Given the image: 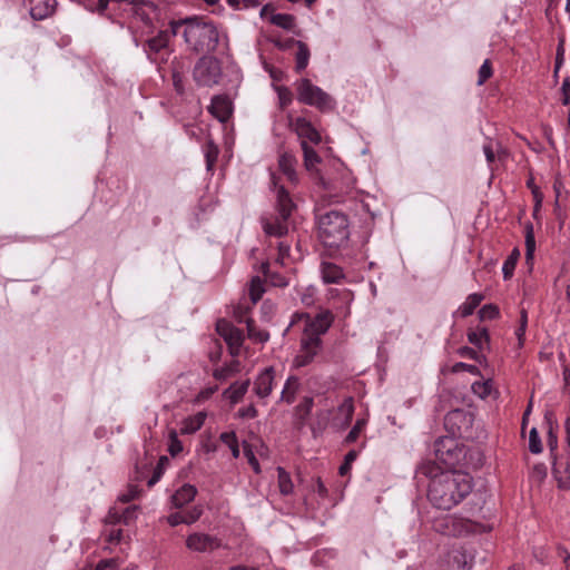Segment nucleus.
Returning a JSON list of instances; mask_svg holds the SVG:
<instances>
[{"label":"nucleus","mask_w":570,"mask_h":570,"mask_svg":"<svg viewBox=\"0 0 570 570\" xmlns=\"http://www.w3.org/2000/svg\"><path fill=\"white\" fill-rule=\"evenodd\" d=\"M416 475L430 480L428 499L433 507L450 510L462 502L472 491V476L460 470H442L434 461H422Z\"/></svg>","instance_id":"obj_1"},{"label":"nucleus","mask_w":570,"mask_h":570,"mask_svg":"<svg viewBox=\"0 0 570 570\" xmlns=\"http://www.w3.org/2000/svg\"><path fill=\"white\" fill-rule=\"evenodd\" d=\"M183 27L181 35L190 51L209 55L217 49L219 32L213 21L194 16L169 22L173 36H177Z\"/></svg>","instance_id":"obj_2"},{"label":"nucleus","mask_w":570,"mask_h":570,"mask_svg":"<svg viewBox=\"0 0 570 570\" xmlns=\"http://www.w3.org/2000/svg\"><path fill=\"white\" fill-rule=\"evenodd\" d=\"M318 237L327 248H341L350 238L347 216L338 210H330L318 217Z\"/></svg>","instance_id":"obj_3"},{"label":"nucleus","mask_w":570,"mask_h":570,"mask_svg":"<svg viewBox=\"0 0 570 570\" xmlns=\"http://www.w3.org/2000/svg\"><path fill=\"white\" fill-rule=\"evenodd\" d=\"M296 205L293 202L288 190L284 186L277 187L274 219L263 218L262 225L266 235L283 237L288 233V219Z\"/></svg>","instance_id":"obj_4"},{"label":"nucleus","mask_w":570,"mask_h":570,"mask_svg":"<svg viewBox=\"0 0 570 570\" xmlns=\"http://www.w3.org/2000/svg\"><path fill=\"white\" fill-rule=\"evenodd\" d=\"M295 89L299 102L315 107L321 112H328L335 109V100L308 78L297 80Z\"/></svg>","instance_id":"obj_5"},{"label":"nucleus","mask_w":570,"mask_h":570,"mask_svg":"<svg viewBox=\"0 0 570 570\" xmlns=\"http://www.w3.org/2000/svg\"><path fill=\"white\" fill-rule=\"evenodd\" d=\"M222 77V63L214 56L204 55L194 66L193 79L199 87L212 88L219 83Z\"/></svg>","instance_id":"obj_6"},{"label":"nucleus","mask_w":570,"mask_h":570,"mask_svg":"<svg viewBox=\"0 0 570 570\" xmlns=\"http://www.w3.org/2000/svg\"><path fill=\"white\" fill-rule=\"evenodd\" d=\"M435 458L445 465L452 466L459 463L462 449L455 436H441L434 442Z\"/></svg>","instance_id":"obj_7"},{"label":"nucleus","mask_w":570,"mask_h":570,"mask_svg":"<svg viewBox=\"0 0 570 570\" xmlns=\"http://www.w3.org/2000/svg\"><path fill=\"white\" fill-rule=\"evenodd\" d=\"M170 36H173L171 30H160L155 37L144 42V50L151 61L158 62L167 60Z\"/></svg>","instance_id":"obj_8"},{"label":"nucleus","mask_w":570,"mask_h":570,"mask_svg":"<svg viewBox=\"0 0 570 570\" xmlns=\"http://www.w3.org/2000/svg\"><path fill=\"white\" fill-rule=\"evenodd\" d=\"M470 525L469 520L451 514L434 519L432 524L434 531L448 537L461 535L463 532L470 531Z\"/></svg>","instance_id":"obj_9"},{"label":"nucleus","mask_w":570,"mask_h":570,"mask_svg":"<svg viewBox=\"0 0 570 570\" xmlns=\"http://www.w3.org/2000/svg\"><path fill=\"white\" fill-rule=\"evenodd\" d=\"M216 331L229 346L230 354L233 356L238 355L239 347L244 341L242 330L225 320H220L217 322Z\"/></svg>","instance_id":"obj_10"},{"label":"nucleus","mask_w":570,"mask_h":570,"mask_svg":"<svg viewBox=\"0 0 570 570\" xmlns=\"http://www.w3.org/2000/svg\"><path fill=\"white\" fill-rule=\"evenodd\" d=\"M472 414L462 409L450 411L444 416V426L453 436L462 435L463 429H468L472 424Z\"/></svg>","instance_id":"obj_11"},{"label":"nucleus","mask_w":570,"mask_h":570,"mask_svg":"<svg viewBox=\"0 0 570 570\" xmlns=\"http://www.w3.org/2000/svg\"><path fill=\"white\" fill-rule=\"evenodd\" d=\"M186 547L196 552H210L222 547V541L215 535L195 532L187 537Z\"/></svg>","instance_id":"obj_12"},{"label":"nucleus","mask_w":570,"mask_h":570,"mask_svg":"<svg viewBox=\"0 0 570 570\" xmlns=\"http://www.w3.org/2000/svg\"><path fill=\"white\" fill-rule=\"evenodd\" d=\"M288 119L289 127L296 132L302 141H309L314 145H318L322 141V136L318 130L305 117H297L292 119V117L288 116Z\"/></svg>","instance_id":"obj_13"},{"label":"nucleus","mask_w":570,"mask_h":570,"mask_svg":"<svg viewBox=\"0 0 570 570\" xmlns=\"http://www.w3.org/2000/svg\"><path fill=\"white\" fill-rule=\"evenodd\" d=\"M333 323V315L330 311H324L311 320L304 331L302 338H321V335L327 332Z\"/></svg>","instance_id":"obj_14"},{"label":"nucleus","mask_w":570,"mask_h":570,"mask_svg":"<svg viewBox=\"0 0 570 570\" xmlns=\"http://www.w3.org/2000/svg\"><path fill=\"white\" fill-rule=\"evenodd\" d=\"M552 458V474L558 483V488L567 490L570 489V455L567 456L551 455Z\"/></svg>","instance_id":"obj_15"},{"label":"nucleus","mask_w":570,"mask_h":570,"mask_svg":"<svg viewBox=\"0 0 570 570\" xmlns=\"http://www.w3.org/2000/svg\"><path fill=\"white\" fill-rule=\"evenodd\" d=\"M33 20H43L52 16L57 8V0H23Z\"/></svg>","instance_id":"obj_16"},{"label":"nucleus","mask_w":570,"mask_h":570,"mask_svg":"<svg viewBox=\"0 0 570 570\" xmlns=\"http://www.w3.org/2000/svg\"><path fill=\"white\" fill-rule=\"evenodd\" d=\"M322 345L321 338H302L301 353L295 357V364L298 367L308 365L315 355H317Z\"/></svg>","instance_id":"obj_17"},{"label":"nucleus","mask_w":570,"mask_h":570,"mask_svg":"<svg viewBox=\"0 0 570 570\" xmlns=\"http://www.w3.org/2000/svg\"><path fill=\"white\" fill-rule=\"evenodd\" d=\"M208 110L217 120L226 122L233 112L232 101L226 95L214 96Z\"/></svg>","instance_id":"obj_18"},{"label":"nucleus","mask_w":570,"mask_h":570,"mask_svg":"<svg viewBox=\"0 0 570 570\" xmlns=\"http://www.w3.org/2000/svg\"><path fill=\"white\" fill-rule=\"evenodd\" d=\"M275 379V370L268 366L262 371L254 382V392L261 397H267L273 391V383Z\"/></svg>","instance_id":"obj_19"},{"label":"nucleus","mask_w":570,"mask_h":570,"mask_svg":"<svg viewBox=\"0 0 570 570\" xmlns=\"http://www.w3.org/2000/svg\"><path fill=\"white\" fill-rule=\"evenodd\" d=\"M196 494V487L186 483L175 491V493L170 498V501L174 508L181 509L184 505L191 502L195 499Z\"/></svg>","instance_id":"obj_20"},{"label":"nucleus","mask_w":570,"mask_h":570,"mask_svg":"<svg viewBox=\"0 0 570 570\" xmlns=\"http://www.w3.org/2000/svg\"><path fill=\"white\" fill-rule=\"evenodd\" d=\"M297 159L288 151L281 154L278 158V167L281 171L287 177V179L295 184L298 180L296 173Z\"/></svg>","instance_id":"obj_21"},{"label":"nucleus","mask_w":570,"mask_h":570,"mask_svg":"<svg viewBox=\"0 0 570 570\" xmlns=\"http://www.w3.org/2000/svg\"><path fill=\"white\" fill-rule=\"evenodd\" d=\"M466 337L469 343L476 347L480 352H482L484 347L489 348L490 346L489 330L484 326H478L475 330H469Z\"/></svg>","instance_id":"obj_22"},{"label":"nucleus","mask_w":570,"mask_h":570,"mask_svg":"<svg viewBox=\"0 0 570 570\" xmlns=\"http://www.w3.org/2000/svg\"><path fill=\"white\" fill-rule=\"evenodd\" d=\"M249 384L250 381L248 379L243 382H235L224 391L223 395L227 397L232 404H236L246 394Z\"/></svg>","instance_id":"obj_23"},{"label":"nucleus","mask_w":570,"mask_h":570,"mask_svg":"<svg viewBox=\"0 0 570 570\" xmlns=\"http://www.w3.org/2000/svg\"><path fill=\"white\" fill-rule=\"evenodd\" d=\"M171 80L177 95L183 96L185 94L184 63L180 60L171 61Z\"/></svg>","instance_id":"obj_24"},{"label":"nucleus","mask_w":570,"mask_h":570,"mask_svg":"<svg viewBox=\"0 0 570 570\" xmlns=\"http://www.w3.org/2000/svg\"><path fill=\"white\" fill-rule=\"evenodd\" d=\"M297 51L295 53V71L296 73H302L309 61L311 51L308 46L303 41L296 42Z\"/></svg>","instance_id":"obj_25"},{"label":"nucleus","mask_w":570,"mask_h":570,"mask_svg":"<svg viewBox=\"0 0 570 570\" xmlns=\"http://www.w3.org/2000/svg\"><path fill=\"white\" fill-rule=\"evenodd\" d=\"M322 275L326 284H337L344 278L343 269L333 263L323 264Z\"/></svg>","instance_id":"obj_26"},{"label":"nucleus","mask_w":570,"mask_h":570,"mask_svg":"<svg viewBox=\"0 0 570 570\" xmlns=\"http://www.w3.org/2000/svg\"><path fill=\"white\" fill-rule=\"evenodd\" d=\"M484 299V295L480 293L470 294L466 297V301L459 307L458 313L461 317H468L472 315L475 308L481 304Z\"/></svg>","instance_id":"obj_27"},{"label":"nucleus","mask_w":570,"mask_h":570,"mask_svg":"<svg viewBox=\"0 0 570 570\" xmlns=\"http://www.w3.org/2000/svg\"><path fill=\"white\" fill-rule=\"evenodd\" d=\"M299 387V380L297 376H289L282 391L281 400L287 404H292L295 401L296 393Z\"/></svg>","instance_id":"obj_28"},{"label":"nucleus","mask_w":570,"mask_h":570,"mask_svg":"<svg viewBox=\"0 0 570 570\" xmlns=\"http://www.w3.org/2000/svg\"><path fill=\"white\" fill-rule=\"evenodd\" d=\"M314 405V399L312 396H304L303 400L295 406V416L299 424H304L309 416Z\"/></svg>","instance_id":"obj_29"},{"label":"nucleus","mask_w":570,"mask_h":570,"mask_svg":"<svg viewBox=\"0 0 570 570\" xmlns=\"http://www.w3.org/2000/svg\"><path fill=\"white\" fill-rule=\"evenodd\" d=\"M497 149H494L492 141L483 145V153L489 164H492L498 157L499 160L504 159L508 156L505 149L502 148L500 142H497Z\"/></svg>","instance_id":"obj_30"},{"label":"nucleus","mask_w":570,"mask_h":570,"mask_svg":"<svg viewBox=\"0 0 570 570\" xmlns=\"http://www.w3.org/2000/svg\"><path fill=\"white\" fill-rule=\"evenodd\" d=\"M301 147L304 154V165L307 170L315 168L316 164L321 163V157L305 140L301 141Z\"/></svg>","instance_id":"obj_31"},{"label":"nucleus","mask_w":570,"mask_h":570,"mask_svg":"<svg viewBox=\"0 0 570 570\" xmlns=\"http://www.w3.org/2000/svg\"><path fill=\"white\" fill-rule=\"evenodd\" d=\"M525 261L530 263L533 259L535 250V238L532 223L525 224Z\"/></svg>","instance_id":"obj_32"},{"label":"nucleus","mask_w":570,"mask_h":570,"mask_svg":"<svg viewBox=\"0 0 570 570\" xmlns=\"http://www.w3.org/2000/svg\"><path fill=\"white\" fill-rule=\"evenodd\" d=\"M245 323L247 327V335L250 340H254L257 343H265L268 341L269 333L267 331L257 330L253 318H247Z\"/></svg>","instance_id":"obj_33"},{"label":"nucleus","mask_w":570,"mask_h":570,"mask_svg":"<svg viewBox=\"0 0 570 570\" xmlns=\"http://www.w3.org/2000/svg\"><path fill=\"white\" fill-rule=\"evenodd\" d=\"M277 474H278V488L279 492L283 495H288L293 492V482L291 479L289 473L282 466L277 468Z\"/></svg>","instance_id":"obj_34"},{"label":"nucleus","mask_w":570,"mask_h":570,"mask_svg":"<svg viewBox=\"0 0 570 570\" xmlns=\"http://www.w3.org/2000/svg\"><path fill=\"white\" fill-rule=\"evenodd\" d=\"M519 257H520V250L515 247L512 249L511 254L507 257V259L503 263L502 273H503L504 279H509L512 277Z\"/></svg>","instance_id":"obj_35"},{"label":"nucleus","mask_w":570,"mask_h":570,"mask_svg":"<svg viewBox=\"0 0 570 570\" xmlns=\"http://www.w3.org/2000/svg\"><path fill=\"white\" fill-rule=\"evenodd\" d=\"M265 293L264 282L259 276H254L249 283V297L256 304Z\"/></svg>","instance_id":"obj_36"},{"label":"nucleus","mask_w":570,"mask_h":570,"mask_svg":"<svg viewBox=\"0 0 570 570\" xmlns=\"http://www.w3.org/2000/svg\"><path fill=\"white\" fill-rule=\"evenodd\" d=\"M269 21L285 30H292L295 26V17L288 13H275L271 17Z\"/></svg>","instance_id":"obj_37"},{"label":"nucleus","mask_w":570,"mask_h":570,"mask_svg":"<svg viewBox=\"0 0 570 570\" xmlns=\"http://www.w3.org/2000/svg\"><path fill=\"white\" fill-rule=\"evenodd\" d=\"M205 422V414L198 413L194 417H190L185 421L184 426L181 428L183 434H191L198 431Z\"/></svg>","instance_id":"obj_38"},{"label":"nucleus","mask_w":570,"mask_h":570,"mask_svg":"<svg viewBox=\"0 0 570 570\" xmlns=\"http://www.w3.org/2000/svg\"><path fill=\"white\" fill-rule=\"evenodd\" d=\"M458 354L461 357H466V358L474 360L475 362H478L481 365H485V366L488 365V361H487L485 355H483L482 353H479L473 347L461 346L460 348H458Z\"/></svg>","instance_id":"obj_39"},{"label":"nucleus","mask_w":570,"mask_h":570,"mask_svg":"<svg viewBox=\"0 0 570 570\" xmlns=\"http://www.w3.org/2000/svg\"><path fill=\"white\" fill-rule=\"evenodd\" d=\"M219 439L230 449L233 456L237 459L239 456V445L236 433L233 431L224 432L220 434Z\"/></svg>","instance_id":"obj_40"},{"label":"nucleus","mask_w":570,"mask_h":570,"mask_svg":"<svg viewBox=\"0 0 570 570\" xmlns=\"http://www.w3.org/2000/svg\"><path fill=\"white\" fill-rule=\"evenodd\" d=\"M472 392L480 399L488 397L492 392V380L488 379L482 382H474L471 386Z\"/></svg>","instance_id":"obj_41"},{"label":"nucleus","mask_w":570,"mask_h":570,"mask_svg":"<svg viewBox=\"0 0 570 570\" xmlns=\"http://www.w3.org/2000/svg\"><path fill=\"white\" fill-rule=\"evenodd\" d=\"M275 90L278 96V105L282 110L288 107L293 101V92L286 86H277Z\"/></svg>","instance_id":"obj_42"},{"label":"nucleus","mask_w":570,"mask_h":570,"mask_svg":"<svg viewBox=\"0 0 570 570\" xmlns=\"http://www.w3.org/2000/svg\"><path fill=\"white\" fill-rule=\"evenodd\" d=\"M480 321L495 320L500 315V309L495 304H485L478 312Z\"/></svg>","instance_id":"obj_43"},{"label":"nucleus","mask_w":570,"mask_h":570,"mask_svg":"<svg viewBox=\"0 0 570 570\" xmlns=\"http://www.w3.org/2000/svg\"><path fill=\"white\" fill-rule=\"evenodd\" d=\"M243 449H244V455L246 456V459H247L249 465L252 466L253 471L256 474H259L262 472L261 465H259V462H258L257 458L254 454L252 445L248 442L244 441L243 442Z\"/></svg>","instance_id":"obj_44"},{"label":"nucleus","mask_w":570,"mask_h":570,"mask_svg":"<svg viewBox=\"0 0 570 570\" xmlns=\"http://www.w3.org/2000/svg\"><path fill=\"white\" fill-rule=\"evenodd\" d=\"M542 449L543 448L539 432L535 428H532L529 434V451L533 454H539L542 452Z\"/></svg>","instance_id":"obj_45"},{"label":"nucleus","mask_w":570,"mask_h":570,"mask_svg":"<svg viewBox=\"0 0 570 570\" xmlns=\"http://www.w3.org/2000/svg\"><path fill=\"white\" fill-rule=\"evenodd\" d=\"M493 75L491 61L485 59L478 72V86H482Z\"/></svg>","instance_id":"obj_46"},{"label":"nucleus","mask_w":570,"mask_h":570,"mask_svg":"<svg viewBox=\"0 0 570 570\" xmlns=\"http://www.w3.org/2000/svg\"><path fill=\"white\" fill-rule=\"evenodd\" d=\"M365 420L364 419H358L354 426L351 429V431L347 433V435L345 436L344 439V443L345 444H351L353 442H355L361 433V431L363 430V428L365 426Z\"/></svg>","instance_id":"obj_47"},{"label":"nucleus","mask_w":570,"mask_h":570,"mask_svg":"<svg viewBox=\"0 0 570 570\" xmlns=\"http://www.w3.org/2000/svg\"><path fill=\"white\" fill-rule=\"evenodd\" d=\"M168 462L167 456H161L154 469L151 478L148 480L147 485L150 488L155 485L161 478L164 472V464Z\"/></svg>","instance_id":"obj_48"},{"label":"nucleus","mask_w":570,"mask_h":570,"mask_svg":"<svg viewBox=\"0 0 570 570\" xmlns=\"http://www.w3.org/2000/svg\"><path fill=\"white\" fill-rule=\"evenodd\" d=\"M185 524L195 523L203 514V508L200 505H195L189 510L183 512Z\"/></svg>","instance_id":"obj_49"},{"label":"nucleus","mask_w":570,"mask_h":570,"mask_svg":"<svg viewBox=\"0 0 570 570\" xmlns=\"http://www.w3.org/2000/svg\"><path fill=\"white\" fill-rule=\"evenodd\" d=\"M461 371L469 372L472 375L482 376L479 367L476 365H473V364H468V363H464V362H458L451 368L452 373H459Z\"/></svg>","instance_id":"obj_50"},{"label":"nucleus","mask_w":570,"mask_h":570,"mask_svg":"<svg viewBox=\"0 0 570 570\" xmlns=\"http://www.w3.org/2000/svg\"><path fill=\"white\" fill-rule=\"evenodd\" d=\"M527 325H528V313L524 308H522L520 312V324L515 331V335L521 345L523 344Z\"/></svg>","instance_id":"obj_51"},{"label":"nucleus","mask_w":570,"mask_h":570,"mask_svg":"<svg viewBox=\"0 0 570 570\" xmlns=\"http://www.w3.org/2000/svg\"><path fill=\"white\" fill-rule=\"evenodd\" d=\"M527 186L531 189L533 197L535 199V206H534V213H533L535 215L537 212L539 210V208L541 207L542 194L539 190V187L534 184L533 178H530L527 181Z\"/></svg>","instance_id":"obj_52"},{"label":"nucleus","mask_w":570,"mask_h":570,"mask_svg":"<svg viewBox=\"0 0 570 570\" xmlns=\"http://www.w3.org/2000/svg\"><path fill=\"white\" fill-rule=\"evenodd\" d=\"M549 430L547 435V444L550 450L551 455L556 454V451L558 449V436L556 432L553 431L552 423L549 421Z\"/></svg>","instance_id":"obj_53"},{"label":"nucleus","mask_w":570,"mask_h":570,"mask_svg":"<svg viewBox=\"0 0 570 570\" xmlns=\"http://www.w3.org/2000/svg\"><path fill=\"white\" fill-rule=\"evenodd\" d=\"M168 451L173 456L177 455L178 453H180L183 451V444L178 440L175 431L170 432V444H169Z\"/></svg>","instance_id":"obj_54"},{"label":"nucleus","mask_w":570,"mask_h":570,"mask_svg":"<svg viewBox=\"0 0 570 570\" xmlns=\"http://www.w3.org/2000/svg\"><path fill=\"white\" fill-rule=\"evenodd\" d=\"M237 368H233V367H229V366H223V367H219V368H215L214 372H213V376L217 380V381H225L226 379H228L233 372H236Z\"/></svg>","instance_id":"obj_55"},{"label":"nucleus","mask_w":570,"mask_h":570,"mask_svg":"<svg viewBox=\"0 0 570 570\" xmlns=\"http://www.w3.org/2000/svg\"><path fill=\"white\" fill-rule=\"evenodd\" d=\"M560 91H561V104L563 106H570V78L569 77L563 79Z\"/></svg>","instance_id":"obj_56"},{"label":"nucleus","mask_w":570,"mask_h":570,"mask_svg":"<svg viewBox=\"0 0 570 570\" xmlns=\"http://www.w3.org/2000/svg\"><path fill=\"white\" fill-rule=\"evenodd\" d=\"M340 411L346 414V423H350L354 412L353 399H345L340 406Z\"/></svg>","instance_id":"obj_57"},{"label":"nucleus","mask_w":570,"mask_h":570,"mask_svg":"<svg viewBox=\"0 0 570 570\" xmlns=\"http://www.w3.org/2000/svg\"><path fill=\"white\" fill-rule=\"evenodd\" d=\"M217 156H218V148L216 146H214V144L210 142L208 145V149L206 151V164H207L208 169L214 166V164L217 160Z\"/></svg>","instance_id":"obj_58"},{"label":"nucleus","mask_w":570,"mask_h":570,"mask_svg":"<svg viewBox=\"0 0 570 570\" xmlns=\"http://www.w3.org/2000/svg\"><path fill=\"white\" fill-rule=\"evenodd\" d=\"M564 60V47L563 40H561L557 47L556 60H554V76L558 75L560 67L562 66Z\"/></svg>","instance_id":"obj_59"},{"label":"nucleus","mask_w":570,"mask_h":570,"mask_svg":"<svg viewBox=\"0 0 570 570\" xmlns=\"http://www.w3.org/2000/svg\"><path fill=\"white\" fill-rule=\"evenodd\" d=\"M237 414L240 419H255L258 415V411L254 404H249L246 407L239 409Z\"/></svg>","instance_id":"obj_60"},{"label":"nucleus","mask_w":570,"mask_h":570,"mask_svg":"<svg viewBox=\"0 0 570 570\" xmlns=\"http://www.w3.org/2000/svg\"><path fill=\"white\" fill-rule=\"evenodd\" d=\"M136 505L128 507L124 511H120L122 523L129 524L131 521H134L136 519Z\"/></svg>","instance_id":"obj_61"},{"label":"nucleus","mask_w":570,"mask_h":570,"mask_svg":"<svg viewBox=\"0 0 570 570\" xmlns=\"http://www.w3.org/2000/svg\"><path fill=\"white\" fill-rule=\"evenodd\" d=\"M106 522L110 524L122 523L120 511L111 508L106 517Z\"/></svg>","instance_id":"obj_62"},{"label":"nucleus","mask_w":570,"mask_h":570,"mask_svg":"<svg viewBox=\"0 0 570 570\" xmlns=\"http://www.w3.org/2000/svg\"><path fill=\"white\" fill-rule=\"evenodd\" d=\"M297 41L298 40H296L294 38H287L285 40H274L273 42H274L275 47H277L278 49L288 50L292 47L296 46Z\"/></svg>","instance_id":"obj_63"},{"label":"nucleus","mask_w":570,"mask_h":570,"mask_svg":"<svg viewBox=\"0 0 570 570\" xmlns=\"http://www.w3.org/2000/svg\"><path fill=\"white\" fill-rule=\"evenodd\" d=\"M167 522L171 527H177L179 524H185L183 512H175L167 517Z\"/></svg>","instance_id":"obj_64"}]
</instances>
